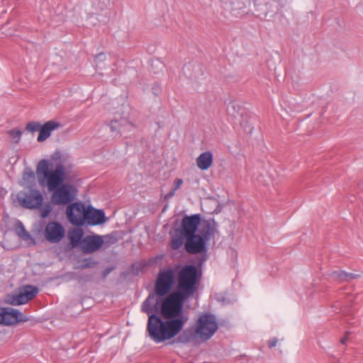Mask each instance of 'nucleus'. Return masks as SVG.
I'll return each mask as SVG.
<instances>
[{"label":"nucleus","mask_w":363,"mask_h":363,"mask_svg":"<svg viewBox=\"0 0 363 363\" xmlns=\"http://www.w3.org/2000/svg\"><path fill=\"white\" fill-rule=\"evenodd\" d=\"M65 235V230L61 224L57 222H50L45 230V237L52 243L59 242Z\"/></svg>","instance_id":"4468645a"},{"label":"nucleus","mask_w":363,"mask_h":363,"mask_svg":"<svg viewBox=\"0 0 363 363\" xmlns=\"http://www.w3.org/2000/svg\"><path fill=\"white\" fill-rule=\"evenodd\" d=\"M200 273L194 264H186L177 273V285L174 292L167 296L165 308L177 312L184 311L185 300L191 297L197 290L200 281Z\"/></svg>","instance_id":"f03ea898"},{"label":"nucleus","mask_w":363,"mask_h":363,"mask_svg":"<svg viewBox=\"0 0 363 363\" xmlns=\"http://www.w3.org/2000/svg\"><path fill=\"white\" fill-rule=\"evenodd\" d=\"M176 191H174L173 189H172L171 191H169L165 196H164V200H169L172 197L174 196L175 194Z\"/></svg>","instance_id":"2f4dec72"},{"label":"nucleus","mask_w":363,"mask_h":363,"mask_svg":"<svg viewBox=\"0 0 363 363\" xmlns=\"http://www.w3.org/2000/svg\"><path fill=\"white\" fill-rule=\"evenodd\" d=\"M177 337L173 343L187 344L193 340V333L189 330H185L182 333L180 332L175 336Z\"/></svg>","instance_id":"412c9836"},{"label":"nucleus","mask_w":363,"mask_h":363,"mask_svg":"<svg viewBox=\"0 0 363 363\" xmlns=\"http://www.w3.org/2000/svg\"><path fill=\"white\" fill-rule=\"evenodd\" d=\"M38 289L33 285H26L18 293L9 296L8 301L13 306H18L28 303L38 294Z\"/></svg>","instance_id":"6e6552de"},{"label":"nucleus","mask_w":363,"mask_h":363,"mask_svg":"<svg viewBox=\"0 0 363 363\" xmlns=\"http://www.w3.org/2000/svg\"><path fill=\"white\" fill-rule=\"evenodd\" d=\"M86 210V208L82 203L75 202L69 204L66 209L68 220L75 226H82Z\"/></svg>","instance_id":"9d476101"},{"label":"nucleus","mask_w":363,"mask_h":363,"mask_svg":"<svg viewBox=\"0 0 363 363\" xmlns=\"http://www.w3.org/2000/svg\"><path fill=\"white\" fill-rule=\"evenodd\" d=\"M109 272H110V270H109V269H106V270L104 272V275L106 276V274H108Z\"/></svg>","instance_id":"c9c22d12"},{"label":"nucleus","mask_w":363,"mask_h":363,"mask_svg":"<svg viewBox=\"0 0 363 363\" xmlns=\"http://www.w3.org/2000/svg\"><path fill=\"white\" fill-rule=\"evenodd\" d=\"M106 221L105 213L103 210L96 209L89 206L84 215L83 225L86 223L89 225H96L104 223Z\"/></svg>","instance_id":"2eb2a0df"},{"label":"nucleus","mask_w":363,"mask_h":363,"mask_svg":"<svg viewBox=\"0 0 363 363\" xmlns=\"http://www.w3.org/2000/svg\"><path fill=\"white\" fill-rule=\"evenodd\" d=\"M60 123L54 121H48L41 125L40 128V133L38 136V142H43L47 140L51 135V133L55 129L59 128Z\"/></svg>","instance_id":"dca6fc26"},{"label":"nucleus","mask_w":363,"mask_h":363,"mask_svg":"<svg viewBox=\"0 0 363 363\" xmlns=\"http://www.w3.org/2000/svg\"><path fill=\"white\" fill-rule=\"evenodd\" d=\"M36 174L39 184L47 186L49 191H52L64 184L66 179V171L62 164H58L55 169H50L47 160H41L36 167Z\"/></svg>","instance_id":"7ed1b4c3"},{"label":"nucleus","mask_w":363,"mask_h":363,"mask_svg":"<svg viewBox=\"0 0 363 363\" xmlns=\"http://www.w3.org/2000/svg\"><path fill=\"white\" fill-rule=\"evenodd\" d=\"M9 135L13 139H16V143L18 142L21 137L22 132L19 130H10L8 131Z\"/></svg>","instance_id":"cd10ccee"},{"label":"nucleus","mask_w":363,"mask_h":363,"mask_svg":"<svg viewBox=\"0 0 363 363\" xmlns=\"http://www.w3.org/2000/svg\"><path fill=\"white\" fill-rule=\"evenodd\" d=\"M99 1H102V5L100 6L101 9H104V8H106L107 6L111 5V0H99Z\"/></svg>","instance_id":"7c9ffc66"},{"label":"nucleus","mask_w":363,"mask_h":363,"mask_svg":"<svg viewBox=\"0 0 363 363\" xmlns=\"http://www.w3.org/2000/svg\"><path fill=\"white\" fill-rule=\"evenodd\" d=\"M51 211H52V207L49 203H48L45 206H44L40 208V216L43 218H45L47 216H48V215L50 213Z\"/></svg>","instance_id":"bb28decb"},{"label":"nucleus","mask_w":363,"mask_h":363,"mask_svg":"<svg viewBox=\"0 0 363 363\" xmlns=\"http://www.w3.org/2000/svg\"><path fill=\"white\" fill-rule=\"evenodd\" d=\"M359 187L363 191V182L359 183Z\"/></svg>","instance_id":"f704fd0d"},{"label":"nucleus","mask_w":363,"mask_h":363,"mask_svg":"<svg viewBox=\"0 0 363 363\" xmlns=\"http://www.w3.org/2000/svg\"><path fill=\"white\" fill-rule=\"evenodd\" d=\"M104 55L103 53H100L95 56V62H96V66H98V62L102 61L104 60Z\"/></svg>","instance_id":"473e14b6"},{"label":"nucleus","mask_w":363,"mask_h":363,"mask_svg":"<svg viewBox=\"0 0 363 363\" xmlns=\"http://www.w3.org/2000/svg\"><path fill=\"white\" fill-rule=\"evenodd\" d=\"M83 230L82 229H74L70 231L68 234L70 243L73 247L81 245V242L83 240Z\"/></svg>","instance_id":"aec40b11"},{"label":"nucleus","mask_w":363,"mask_h":363,"mask_svg":"<svg viewBox=\"0 0 363 363\" xmlns=\"http://www.w3.org/2000/svg\"><path fill=\"white\" fill-rule=\"evenodd\" d=\"M30 318L18 310L10 307H0V324L13 325L27 322Z\"/></svg>","instance_id":"0eeeda50"},{"label":"nucleus","mask_w":363,"mask_h":363,"mask_svg":"<svg viewBox=\"0 0 363 363\" xmlns=\"http://www.w3.org/2000/svg\"><path fill=\"white\" fill-rule=\"evenodd\" d=\"M30 174L31 177H34L33 172H31Z\"/></svg>","instance_id":"e433bc0d"},{"label":"nucleus","mask_w":363,"mask_h":363,"mask_svg":"<svg viewBox=\"0 0 363 363\" xmlns=\"http://www.w3.org/2000/svg\"><path fill=\"white\" fill-rule=\"evenodd\" d=\"M80 268L87 269L94 267L97 264V262L91 258H84L80 261Z\"/></svg>","instance_id":"393cba45"},{"label":"nucleus","mask_w":363,"mask_h":363,"mask_svg":"<svg viewBox=\"0 0 363 363\" xmlns=\"http://www.w3.org/2000/svg\"><path fill=\"white\" fill-rule=\"evenodd\" d=\"M102 237L104 241V245L106 246V247H110L111 245H114L118 242V238H116L115 233H112Z\"/></svg>","instance_id":"b1692460"},{"label":"nucleus","mask_w":363,"mask_h":363,"mask_svg":"<svg viewBox=\"0 0 363 363\" xmlns=\"http://www.w3.org/2000/svg\"><path fill=\"white\" fill-rule=\"evenodd\" d=\"M215 233L216 223L214 220H204L199 235L207 242L214 236Z\"/></svg>","instance_id":"a211bd4d"},{"label":"nucleus","mask_w":363,"mask_h":363,"mask_svg":"<svg viewBox=\"0 0 363 363\" xmlns=\"http://www.w3.org/2000/svg\"><path fill=\"white\" fill-rule=\"evenodd\" d=\"M213 164V154L210 151L202 152L196 159V164L201 170L208 169Z\"/></svg>","instance_id":"6ab92c4d"},{"label":"nucleus","mask_w":363,"mask_h":363,"mask_svg":"<svg viewBox=\"0 0 363 363\" xmlns=\"http://www.w3.org/2000/svg\"><path fill=\"white\" fill-rule=\"evenodd\" d=\"M104 243V241L101 235H86L81 242V249L84 253L91 254L99 250Z\"/></svg>","instance_id":"f8f14e48"},{"label":"nucleus","mask_w":363,"mask_h":363,"mask_svg":"<svg viewBox=\"0 0 363 363\" xmlns=\"http://www.w3.org/2000/svg\"><path fill=\"white\" fill-rule=\"evenodd\" d=\"M349 334H350V333L347 332L345 336L340 340V343L342 345L345 344V342H347V335H349Z\"/></svg>","instance_id":"72a5a7b5"},{"label":"nucleus","mask_w":363,"mask_h":363,"mask_svg":"<svg viewBox=\"0 0 363 363\" xmlns=\"http://www.w3.org/2000/svg\"><path fill=\"white\" fill-rule=\"evenodd\" d=\"M40 127H41V125L39 122L32 121V122H29L26 125V130H28V131H30L31 133H34L38 130L40 132Z\"/></svg>","instance_id":"a878e982"},{"label":"nucleus","mask_w":363,"mask_h":363,"mask_svg":"<svg viewBox=\"0 0 363 363\" xmlns=\"http://www.w3.org/2000/svg\"><path fill=\"white\" fill-rule=\"evenodd\" d=\"M177 236L174 237L171 241V247L173 250H177L181 247L183 244L184 239H185L183 235H180L179 233L176 231Z\"/></svg>","instance_id":"5701e85b"},{"label":"nucleus","mask_w":363,"mask_h":363,"mask_svg":"<svg viewBox=\"0 0 363 363\" xmlns=\"http://www.w3.org/2000/svg\"><path fill=\"white\" fill-rule=\"evenodd\" d=\"M52 192V201L56 205L70 204L77 195L76 189L69 184L59 186Z\"/></svg>","instance_id":"423d86ee"},{"label":"nucleus","mask_w":363,"mask_h":363,"mask_svg":"<svg viewBox=\"0 0 363 363\" xmlns=\"http://www.w3.org/2000/svg\"><path fill=\"white\" fill-rule=\"evenodd\" d=\"M329 276L333 281L338 283H344L360 277V274L349 273L343 270L333 271Z\"/></svg>","instance_id":"f3484780"},{"label":"nucleus","mask_w":363,"mask_h":363,"mask_svg":"<svg viewBox=\"0 0 363 363\" xmlns=\"http://www.w3.org/2000/svg\"><path fill=\"white\" fill-rule=\"evenodd\" d=\"M174 282V272L172 269L161 270L157 277L155 291L159 296L167 295Z\"/></svg>","instance_id":"39448f33"},{"label":"nucleus","mask_w":363,"mask_h":363,"mask_svg":"<svg viewBox=\"0 0 363 363\" xmlns=\"http://www.w3.org/2000/svg\"><path fill=\"white\" fill-rule=\"evenodd\" d=\"M18 200L23 207L35 209L41 206L43 197L39 191L32 189L28 193H20Z\"/></svg>","instance_id":"9b49d317"},{"label":"nucleus","mask_w":363,"mask_h":363,"mask_svg":"<svg viewBox=\"0 0 363 363\" xmlns=\"http://www.w3.org/2000/svg\"><path fill=\"white\" fill-rule=\"evenodd\" d=\"M155 294H150L143 301L141 311L148 315L147 323V333L150 338L156 343H160L171 340L181 332L189 318L184 311L177 313L168 307L165 308L164 303L167 297L163 300L160 307L161 317L154 312L157 311L158 301L155 303Z\"/></svg>","instance_id":"f257e3e1"},{"label":"nucleus","mask_w":363,"mask_h":363,"mask_svg":"<svg viewBox=\"0 0 363 363\" xmlns=\"http://www.w3.org/2000/svg\"><path fill=\"white\" fill-rule=\"evenodd\" d=\"M185 249L189 254H199L206 251V242L199 235H192L185 238Z\"/></svg>","instance_id":"ddd939ff"},{"label":"nucleus","mask_w":363,"mask_h":363,"mask_svg":"<svg viewBox=\"0 0 363 363\" xmlns=\"http://www.w3.org/2000/svg\"><path fill=\"white\" fill-rule=\"evenodd\" d=\"M201 223L200 214L185 216L182 220L181 228L177 229V232L186 238L196 234L198 226Z\"/></svg>","instance_id":"1a4fd4ad"},{"label":"nucleus","mask_w":363,"mask_h":363,"mask_svg":"<svg viewBox=\"0 0 363 363\" xmlns=\"http://www.w3.org/2000/svg\"><path fill=\"white\" fill-rule=\"evenodd\" d=\"M278 342V339L277 337H272L268 340V347L269 348H273L276 347Z\"/></svg>","instance_id":"c756f323"},{"label":"nucleus","mask_w":363,"mask_h":363,"mask_svg":"<svg viewBox=\"0 0 363 363\" xmlns=\"http://www.w3.org/2000/svg\"><path fill=\"white\" fill-rule=\"evenodd\" d=\"M218 329L216 316L202 313L196 322L195 334L203 341L210 340Z\"/></svg>","instance_id":"20e7f679"},{"label":"nucleus","mask_w":363,"mask_h":363,"mask_svg":"<svg viewBox=\"0 0 363 363\" xmlns=\"http://www.w3.org/2000/svg\"><path fill=\"white\" fill-rule=\"evenodd\" d=\"M183 184V180L179 178H177L174 182V187L172 188L174 191H177L180 188L182 184Z\"/></svg>","instance_id":"c85d7f7f"},{"label":"nucleus","mask_w":363,"mask_h":363,"mask_svg":"<svg viewBox=\"0 0 363 363\" xmlns=\"http://www.w3.org/2000/svg\"><path fill=\"white\" fill-rule=\"evenodd\" d=\"M16 234L23 240H28L30 238V234L26 231L22 222L18 220L16 226Z\"/></svg>","instance_id":"4be33fe9"}]
</instances>
